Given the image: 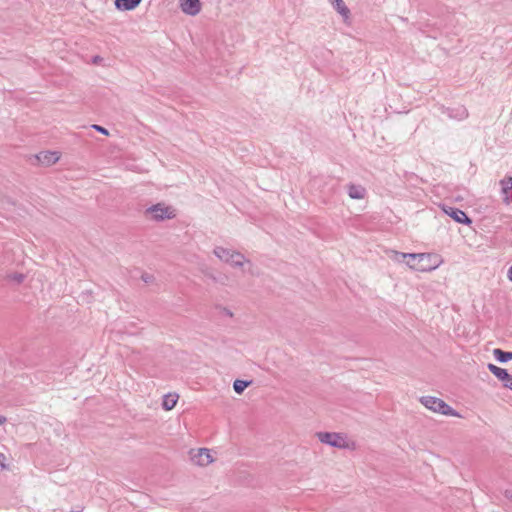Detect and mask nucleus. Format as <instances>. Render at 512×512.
<instances>
[{
	"label": "nucleus",
	"instance_id": "1",
	"mask_svg": "<svg viewBox=\"0 0 512 512\" xmlns=\"http://www.w3.org/2000/svg\"><path fill=\"white\" fill-rule=\"evenodd\" d=\"M442 262V258L434 253H411L407 266L416 271L428 272L438 268Z\"/></svg>",
	"mask_w": 512,
	"mask_h": 512
},
{
	"label": "nucleus",
	"instance_id": "2",
	"mask_svg": "<svg viewBox=\"0 0 512 512\" xmlns=\"http://www.w3.org/2000/svg\"><path fill=\"white\" fill-rule=\"evenodd\" d=\"M420 402L427 409L445 416L460 417L457 411L449 406L445 401L434 396H422Z\"/></svg>",
	"mask_w": 512,
	"mask_h": 512
},
{
	"label": "nucleus",
	"instance_id": "3",
	"mask_svg": "<svg viewBox=\"0 0 512 512\" xmlns=\"http://www.w3.org/2000/svg\"><path fill=\"white\" fill-rule=\"evenodd\" d=\"M213 252L221 261L229 263L233 267H242L245 263L251 265L250 261L239 252L220 246L216 247Z\"/></svg>",
	"mask_w": 512,
	"mask_h": 512
},
{
	"label": "nucleus",
	"instance_id": "4",
	"mask_svg": "<svg viewBox=\"0 0 512 512\" xmlns=\"http://www.w3.org/2000/svg\"><path fill=\"white\" fill-rule=\"evenodd\" d=\"M317 438L321 443L327 444L335 448H346L348 443L346 438L339 433L334 432H318Z\"/></svg>",
	"mask_w": 512,
	"mask_h": 512
},
{
	"label": "nucleus",
	"instance_id": "5",
	"mask_svg": "<svg viewBox=\"0 0 512 512\" xmlns=\"http://www.w3.org/2000/svg\"><path fill=\"white\" fill-rule=\"evenodd\" d=\"M191 461L199 466H207L214 461L211 451L207 448H199L197 450H191Z\"/></svg>",
	"mask_w": 512,
	"mask_h": 512
},
{
	"label": "nucleus",
	"instance_id": "6",
	"mask_svg": "<svg viewBox=\"0 0 512 512\" xmlns=\"http://www.w3.org/2000/svg\"><path fill=\"white\" fill-rule=\"evenodd\" d=\"M488 369L493 373L500 381L503 382L504 387L512 390V376L507 372L506 369L500 368L494 364H488Z\"/></svg>",
	"mask_w": 512,
	"mask_h": 512
},
{
	"label": "nucleus",
	"instance_id": "7",
	"mask_svg": "<svg viewBox=\"0 0 512 512\" xmlns=\"http://www.w3.org/2000/svg\"><path fill=\"white\" fill-rule=\"evenodd\" d=\"M443 211L450 216L452 219H454L457 223L461 224H470L471 219L467 216V214L455 207L450 206H443Z\"/></svg>",
	"mask_w": 512,
	"mask_h": 512
},
{
	"label": "nucleus",
	"instance_id": "8",
	"mask_svg": "<svg viewBox=\"0 0 512 512\" xmlns=\"http://www.w3.org/2000/svg\"><path fill=\"white\" fill-rule=\"evenodd\" d=\"M182 12L189 16H196L201 11L200 0H180Z\"/></svg>",
	"mask_w": 512,
	"mask_h": 512
},
{
	"label": "nucleus",
	"instance_id": "9",
	"mask_svg": "<svg viewBox=\"0 0 512 512\" xmlns=\"http://www.w3.org/2000/svg\"><path fill=\"white\" fill-rule=\"evenodd\" d=\"M36 158L41 164L49 166L59 160V154L57 152L44 151L40 152Z\"/></svg>",
	"mask_w": 512,
	"mask_h": 512
},
{
	"label": "nucleus",
	"instance_id": "10",
	"mask_svg": "<svg viewBox=\"0 0 512 512\" xmlns=\"http://www.w3.org/2000/svg\"><path fill=\"white\" fill-rule=\"evenodd\" d=\"M501 191L503 195V201L506 204H510L512 202V197L509 195L512 190V177H506L500 181Z\"/></svg>",
	"mask_w": 512,
	"mask_h": 512
},
{
	"label": "nucleus",
	"instance_id": "11",
	"mask_svg": "<svg viewBox=\"0 0 512 512\" xmlns=\"http://www.w3.org/2000/svg\"><path fill=\"white\" fill-rule=\"evenodd\" d=\"M142 0H115L114 5L120 11H130L140 5Z\"/></svg>",
	"mask_w": 512,
	"mask_h": 512
},
{
	"label": "nucleus",
	"instance_id": "12",
	"mask_svg": "<svg viewBox=\"0 0 512 512\" xmlns=\"http://www.w3.org/2000/svg\"><path fill=\"white\" fill-rule=\"evenodd\" d=\"M329 2L333 8L342 16L345 22L350 18V10L343 0H331Z\"/></svg>",
	"mask_w": 512,
	"mask_h": 512
},
{
	"label": "nucleus",
	"instance_id": "13",
	"mask_svg": "<svg viewBox=\"0 0 512 512\" xmlns=\"http://www.w3.org/2000/svg\"><path fill=\"white\" fill-rule=\"evenodd\" d=\"M179 400V395L177 393H168L162 397V408L165 410L173 409Z\"/></svg>",
	"mask_w": 512,
	"mask_h": 512
},
{
	"label": "nucleus",
	"instance_id": "14",
	"mask_svg": "<svg viewBox=\"0 0 512 512\" xmlns=\"http://www.w3.org/2000/svg\"><path fill=\"white\" fill-rule=\"evenodd\" d=\"M366 194V189L361 185L350 184L348 186V195L352 199H363Z\"/></svg>",
	"mask_w": 512,
	"mask_h": 512
},
{
	"label": "nucleus",
	"instance_id": "15",
	"mask_svg": "<svg viewBox=\"0 0 512 512\" xmlns=\"http://www.w3.org/2000/svg\"><path fill=\"white\" fill-rule=\"evenodd\" d=\"M409 254L410 253H403L396 250H389L387 251V256L394 262L397 263H406L409 261Z\"/></svg>",
	"mask_w": 512,
	"mask_h": 512
},
{
	"label": "nucleus",
	"instance_id": "16",
	"mask_svg": "<svg viewBox=\"0 0 512 512\" xmlns=\"http://www.w3.org/2000/svg\"><path fill=\"white\" fill-rule=\"evenodd\" d=\"M252 384V381H245V380H235L233 383L234 391L237 394H242L243 391Z\"/></svg>",
	"mask_w": 512,
	"mask_h": 512
},
{
	"label": "nucleus",
	"instance_id": "17",
	"mask_svg": "<svg viewBox=\"0 0 512 512\" xmlns=\"http://www.w3.org/2000/svg\"><path fill=\"white\" fill-rule=\"evenodd\" d=\"M160 203L154 204L151 207L147 208L145 211V215L148 217L149 215L152 216L155 220H158L160 218Z\"/></svg>",
	"mask_w": 512,
	"mask_h": 512
},
{
	"label": "nucleus",
	"instance_id": "18",
	"mask_svg": "<svg viewBox=\"0 0 512 512\" xmlns=\"http://www.w3.org/2000/svg\"><path fill=\"white\" fill-rule=\"evenodd\" d=\"M176 216V209L172 206H162V220L171 219Z\"/></svg>",
	"mask_w": 512,
	"mask_h": 512
},
{
	"label": "nucleus",
	"instance_id": "19",
	"mask_svg": "<svg viewBox=\"0 0 512 512\" xmlns=\"http://www.w3.org/2000/svg\"><path fill=\"white\" fill-rule=\"evenodd\" d=\"M7 279L15 282L16 284H20L24 281L25 275L22 273H10L7 275Z\"/></svg>",
	"mask_w": 512,
	"mask_h": 512
},
{
	"label": "nucleus",
	"instance_id": "20",
	"mask_svg": "<svg viewBox=\"0 0 512 512\" xmlns=\"http://www.w3.org/2000/svg\"><path fill=\"white\" fill-rule=\"evenodd\" d=\"M497 357V360L501 363H506L510 360H512V354H495Z\"/></svg>",
	"mask_w": 512,
	"mask_h": 512
},
{
	"label": "nucleus",
	"instance_id": "21",
	"mask_svg": "<svg viewBox=\"0 0 512 512\" xmlns=\"http://www.w3.org/2000/svg\"><path fill=\"white\" fill-rule=\"evenodd\" d=\"M91 127H92L94 130H96V131L100 132V133H101V134H103V135H108V134H109L108 130H107L106 128H104V127L100 126V125L93 124Z\"/></svg>",
	"mask_w": 512,
	"mask_h": 512
},
{
	"label": "nucleus",
	"instance_id": "22",
	"mask_svg": "<svg viewBox=\"0 0 512 512\" xmlns=\"http://www.w3.org/2000/svg\"><path fill=\"white\" fill-rule=\"evenodd\" d=\"M5 455L0 453V467L2 469H5L6 468V464H5Z\"/></svg>",
	"mask_w": 512,
	"mask_h": 512
},
{
	"label": "nucleus",
	"instance_id": "23",
	"mask_svg": "<svg viewBox=\"0 0 512 512\" xmlns=\"http://www.w3.org/2000/svg\"><path fill=\"white\" fill-rule=\"evenodd\" d=\"M467 116H468L467 110L465 108H461L460 119L466 118Z\"/></svg>",
	"mask_w": 512,
	"mask_h": 512
},
{
	"label": "nucleus",
	"instance_id": "24",
	"mask_svg": "<svg viewBox=\"0 0 512 512\" xmlns=\"http://www.w3.org/2000/svg\"><path fill=\"white\" fill-rule=\"evenodd\" d=\"M223 314L228 317H233L232 311L227 308H223Z\"/></svg>",
	"mask_w": 512,
	"mask_h": 512
},
{
	"label": "nucleus",
	"instance_id": "25",
	"mask_svg": "<svg viewBox=\"0 0 512 512\" xmlns=\"http://www.w3.org/2000/svg\"><path fill=\"white\" fill-rule=\"evenodd\" d=\"M142 280L145 282V283H149L151 281V276L148 275V274H143L142 275Z\"/></svg>",
	"mask_w": 512,
	"mask_h": 512
},
{
	"label": "nucleus",
	"instance_id": "26",
	"mask_svg": "<svg viewBox=\"0 0 512 512\" xmlns=\"http://www.w3.org/2000/svg\"><path fill=\"white\" fill-rule=\"evenodd\" d=\"M504 495L507 499L512 501V490H506Z\"/></svg>",
	"mask_w": 512,
	"mask_h": 512
},
{
	"label": "nucleus",
	"instance_id": "27",
	"mask_svg": "<svg viewBox=\"0 0 512 512\" xmlns=\"http://www.w3.org/2000/svg\"><path fill=\"white\" fill-rule=\"evenodd\" d=\"M508 278L510 281H512V266L508 270Z\"/></svg>",
	"mask_w": 512,
	"mask_h": 512
},
{
	"label": "nucleus",
	"instance_id": "28",
	"mask_svg": "<svg viewBox=\"0 0 512 512\" xmlns=\"http://www.w3.org/2000/svg\"><path fill=\"white\" fill-rule=\"evenodd\" d=\"M6 421V418L0 415V425H2Z\"/></svg>",
	"mask_w": 512,
	"mask_h": 512
},
{
	"label": "nucleus",
	"instance_id": "29",
	"mask_svg": "<svg viewBox=\"0 0 512 512\" xmlns=\"http://www.w3.org/2000/svg\"><path fill=\"white\" fill-rule=\"evenodd\" d=\"M492 352L498 353V352H504V351L500 348H494Z\"/></svg>",
	"mask_w": 512,
	"mask_h": 512
},
{
	"label": "nucleus",
	"instance_id": "30",
	"mask_svg": "<svg viewBox=\"0 0 512 512\" xmlns=\"http://www.w3.org/2000/svg\"><path fill=\"white\" fill-rule=\"evenodd\" d=\"M99 60H100L99 56L94 57V63H98Z\"/></svg>",
	"mask_w": 512,
	"mask_h": 512
}]
</instances>
